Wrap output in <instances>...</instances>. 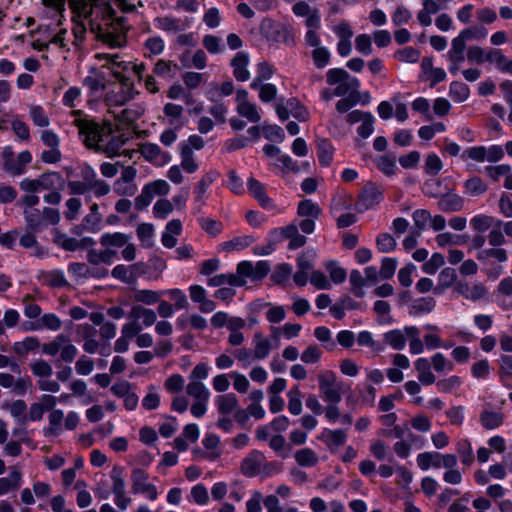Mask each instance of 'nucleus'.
Returning a JSON list of instances; mask_svg holds the SVG:
<instances>
[{
  "label": "nucleus",
  "instance_id": "obj_7",
  "mask_svg": "<svg viewBox=\"0 0 512 512\" xmlns=\"http://www.w3.org/2000/svg\"><path fill=\"white\" fill-rule=\"evenodd\" d=\"M110 478L112 481L111 492L114 495V503L121 511H124L132 502V499L126 492L124 468L121 466H114L110 472Z\"/></svg>",
  "mask_w": 512,
  "mask_h": 512
},
{
  "label": "nucleus",
  "instance_id": "obj_25",
  "mask_svg": "<svg viewBox=\"0 0 512 512\" xmlns=\"http://www.w3.org/2000/svg\"><path fill=\"white\" fill-rule=\"evenodd\" d=\"M247 188L249 193L259 202L262 207L269 208L272 206V201L267 196L264 185L258 180L250 177L247 180Z\"/></svg>",
  "mask_w": 512,
  "mask_h": 512
},
{
  "label": "nucleus",
  "instance_id": "obj_39",
  "mask_svg": "<svg viewBox=\"0 0 512 512\" xmlns=\"http://www.w3.org/2000/svg\"><path fill=\"white\" fill-rule=\"evenodd\" d=\"M183 111L184 109L181 105L174 103H167L163 108L164 114L170 119V124L177 127L184 125Z\"/></svg>",
  "mask_w": 512,
  "mask_h": 512
},
{
  "label": "nucleus",
  "instance_id": "obj_30",
  "mask_svg": "<svg viewBox=\"0 0 512 512\" xmlns=\"http://www.w3.org/2000/svg\"><path fill=\"white\" fill-rule=\"evenodd\" d=\"M247 281L242 279L239 276H235V274H218L208 279V285L211 287H220L222 285L228 284L230 286L242 287L246 285Z\"/></svg>",
  "mask_w": 512,
  "mask_h": 512
},
{
  "label": "nucleus",
  "instance_id": "obj_21",
  "mask_svg": "<svg viewBox=\"0 0 512 512\" xmlns=\"http://www.w3.org/2000/svg\"><path fill=\"white\" fill-rule=\"evenodd\" d=\"M249 56L245 52H238L231 61L233 75L237 81L245 82L250 78L248 70Z\"/></svg>",
  "mask_w": 512,
  "mask_h": 512
},
{
  "label": "nucleus",
  "instance_id": "obj_43",
  "mask_svg": "<svg viewBox=\"0 0 512 512\" xmlns=\"http://www.w3.org/2000/svg\"><path fill=\"white\" fill-rule=\"evenodd\" d=\"M253 355L257 360L265 359L271 350V345L268 339L263 338L260 333L255 334Z\"/></svg>",
  "mask_w": 512,
  "mask_h": 512
},
{
  "label": "nucleus",
  "instance_id": "obj_45",
  "mask_svg": "<svg viewBox=\"0 0 512 512\" xmlns=\"http://www.w3.org/2000/svg\"><path fill=\"white\" fill-rule=\"evenodd\" d=\"M464 188L465 193L472 197L480 196L487 191V185L477 176L467 179Z\"/></svg>",
  "mask_w": 512,
  "mask_h": 512
},
{
  "label": "nucleus",
  "instance_id": "obj_48",
  "mask_svg": "<svg viewBox=\"0 0 512 512\" xmlns=\"http://www.w3.org/2000/svg\"><path fill=\"white\" fill-rule=\"evenodd\" d=\"M254 239L252 236H238L234 239L223 242L220 246L223 251L231 252L234 250L240 251L244 248L248 247L251 243H253Z\"/></svg>",
  "mask_w": 512,
  "mask_h": 512
},
{
  "label": "nucleus",
  "instance_id": "obj_47",
  "mask_svg": "<svg viewBox=\"0 0 512 512\" xmlns=\"http://www.w3.org/2000/svg\"><path fill=\"white\" fill-rule=\"evenodd\" d=\"M466 42L460 38V36L455 37L452 40L451 48L447 53V57L449 61L463 62L465 55Z\"/></svg>",
  "mask_w": 512,
  "mask_h": 512
},
{
  "label": "nucleus",
  "instance_id": "obj_56",
  "mask_svg": "<svg viewBox=\"0 0 512 512\" xmlns=\"http://www.w3.org/2000/svg\"><path fill=\"white\" fill-rule=\"evenodd\" d=\"M29 116L33 121L34 125L39 127H48L50 119L44 109L39 105H33L29 109Z\"/></svg>",
  "mask_w": 512,
  "mask_h": 512
},
{
  "label": "nucleus",
  "instance_id": "obj_20",
  "mask_svg": "<svg viewBox=\"0 0 512 512\" xmlns=\"http://www.w3.org/2000/svg\"><path fill=\"white\" fill-rule=\"evenodd\" d=\"M217 177L218 173L216 171H209L195 184L193 194L194 202L197 205H202L205 202L207 190Z\"/></svg>",
  "mask_w": 512,
  "mask_h": 512
},
{
  "label": "nucleus",
  "instance_id": "obj_44",
  "mask_svg": "<svg viewBox=\"0 0 512 512\" xmlns=\"http://www.w3.org/2000/svg\"><path fill=\"white\" fill-rule=\"evenodd\" d=\"M436 305V301L432 297H421L412 303L410 307V314L411 315H419L422 313H429L431 312Z\"/></svg>",
  "mask_w": 512,
  "mask_h": 512
},
{
  "label": "nucleus",
  "instance_id": "obj_37",
  "mask_svg": "<svg viewBox=\"0 0 512 512\" xmlns=\"http://www.w3.org/2000/svg\"><path fill=\"white\" fill-rule=\"evenodd\" d=\"M458 36H460L464 42L471 40L481 41L488 36V29L482 24L473 25L463 29Z\"/></svg>",
  "mask_w": 512,
  "mask_h": 512
},
{
  "label": "nucleus",
  "instance_id": "obj_8",
  "mask_svg": "<svg viewBox=\"0 0 512 512\" xmlns=\"http://www.w3.org/2000/svg\"><path fill=\"white\" fill-rule=\"evenodd\" d=\"M319 390L325 402H341L342 385L332 371H325L318 375Z\"/></svg>",
  "mask_w": 512,
  "mask_h": 512
},
{
  "label": "nucleus",
  "instance_id": "obj_14",
  "mask_svg": "<svg viewBox=\"0 0 512 512\" xmlns=\"http://www.w3.org/2000/svg\"><path fill=\"white\" fill-rule=\"evenodd\" d=\"M454 291L471 301H478L487 294V289L482 283L474 282L470 284L465 280H459L454 286Z\"/></svg>",
  "mask_w": 512,
  "mask_h": 512
},
{
  "label": "nucleus",
  "instance_id": "obj_22",
  "mask_svg": "<svg viewBox=\"0 0 512 512\" xmlns=\"http://www.w3.org/2000/svg\"><path fill=\"white\" fill-rule=\"evenodd\" d=\"M264 455L259 451L251 452L241 463V472L248 477L256 476L261 469Z\"/></svg>",
  "mask_w": 512,
  "mask_h": 512
},
{
  "label": "nucleus",
  "instance_id": "obj_13",
  "mask_svg": "<svg viewBox=\"0 0 512 512\" xmlns=\"http://www.w3.org/2000/svg\"><path fill=\"white\" fill-rule=\"evenodd\" d=\"M154 26L166 34H178L185 31L191 25V21L186 18H176L171 15L156 17L153 20Z\"/></svg>",
  "mask_w": 512,
  "mask_h": 512
},
{
  "label": "nucleus",
  "instance_id": "obj_53",
  "mask_svg": "<svg viewBox=\"0 0 512 512\" xmlns=\"http://www.w3.org/2000/svg\"><path fill=\"white\" fill-rule=\"evenodd\" d=\"M145 189H148L149 194L152 198L156 196H165L170 192V185L163 179H157L150 181L144 185Z\"/></svg>",
  "mask_w": 512,
  "mask_h": 512
},
{
  "label": "nucleus",
  "instance_id": "obj_16",
  "mask_svg": "<svg viewBox=\"0 0 512 512\" xmlns=\"http://www.w3.org/2000/svg\"><path fill=\"white\" fill-rule=\"evenodd\" d=\"M82 83L88 88L90 94L94 96L105 89L107 83L106 73L101 69L92 68Z\"/></svg>",
  "mask_w": 512,
  "mask_h": 512
},
{
  "label": "nucleus",
  "instance_id": "obj_3",
  "mask_svg": "<svg viewBox=\"0 0 512 512\" xmlns=\"http://www.w3.org/2000/svg\"><path fill=\"white\" fill-rule=\"evenodd\" d=\"M95 57L103 62V67H107L121 85L122 92L117 96L115 104L124 105L126 102L132 100L136 95L134 85L130 79L124 75V72L130 71L131 61L123 60L118 53H98Z\"/></svg>",
  "mask_w": 512,
  "mask_h": 512
},
{
  "label": "nucleus",
  "instance_id": "obj_51",
  "mask_svg": "<svg viewBox=\"0 0 512 512\" xmlns=\"http://www.w3.org/2000/svg\"><path fill=\"white\" fill-rule=\"evenodd\" d=\"M133 299L136 302L143 303L145 305H153L158 303L160 295L158 292L148 289H136L133 293Z\"/></svg>",
  "mask_w": 512,
  "mask_h": 512
},
{
  "label": "nucleus",
  "instance_id": "obj_55",
  "mask_svg": "<svg viewBox=\"0 0 512 512\" xmlns=\"http://www.w3.org/2000/svg\"><path fill=\"white\" fill-rule=\"evenodd\" d=\"M173 211V204L167 199H158L153 207L152 213L157 220L165 219Z\"/></svg>",
  "mask_w": 512,
  "mask_h": 512
},
{
  "label": "nucleus",
  "instance_id": "obj_31",
  "mask_svg": "<svg viewBox=\"0 0 512 512\" xmlns=\"http://www.w3.org/2000/svg\"><path fill=\"white\" fill-rule=\"evenodd\" d=\"M219 414L226 416L239 408L237 397L233 393L221 395L216 400Z\"/></svg>",
  "mask_w": 512,
  "mask_h": 512
},
{
  "label": "nucleus",
  "instance_id": "obj_34",
  "mask_svg": "<svg viewBox=\"0 0 512 512\" xmlns=\"http://www.w3.org/2000/svg\"><path fill=\"white\" fill-rule=\"evenodd\" d=\"M438 205L443 211H458L463 206V200L458 194L450 191L440 196Z\"/></svg>",
  "mask_w": 512,
  "mask_h": 512
},
{
  "label": "nucleus",
  "instance_id": "obj_19",
  "mask_svg": "<svg viewBox=\"0 0 512 512\" xmlns=\"http://www.w3.org/2000/svg\"><path fill=\"white\" fill-rule=\"evenodd\" d=\"M32 161V155L28 150L20 152L17 157L5 160L6 171L11 175H21L25 173L26 166Z\"/></svg>",
  "mask_w": 512,
  "mask_h": 512
},
{
  "label": "nucleus",
  "instance_id": "obj_26",
  "mask_svg": "<svg viewBox=\"0 0 512 512\" xmlns=\"http://www.w3.org/2000/svg\"><path fill=\"white\" fill-rule=\"evenodd\" d=\"M22 483V474L17 467H13L7 477L0 478V496L17 490Z\"/></svg>",
  "mask_w": 512,
  "mask_h": 512
},
{
  "label": "nucleus",
  "instance_id": "obj_57",
  "mask_svg": "<svg viewBox=\"0 0 512 512\" xmlns=\"http://www.w3.org/2000/svg\"><path fill=\"white\" fill-rule=\"evenodd\" d=\"M54 241L56 244L67 251H75L81 246L78 239L68 237L67 235L61 234L58 231H55L54 233Z\"/></svg>",
  "mask_w": 512,
  "mask_h": 512
},
{
  "label": "nucleus",
  "instance_id": "obj_5",
  "mask_svg": "<svg viewBox=\"0 0 512 512\" xmlns=\"http://www.w3.org/2000/svg\"><path fill=\"white\" fill-rule=\"evenodd\" d=\"M326 83L334 86V94L337 97H344L358 91L360 87L359 80L351 76L343 68H331L326 72Z\"/></svg>",
  "mask_w": 512,
  "mask_h": 512
},
{
  "label": "nucleus",
  "instance_id": "obj_35",
  "mask_svg": "<svg viewBox=\"0 0 512 512\" xmlns=\"http://www.w3.org/2000/svg\"><path fill=\"white\" fill-rule=\"evenodd\" d=\"M143 49L146 57L158 56L164 51L165 42L158 35L149 36L143 42Z\"/></svg>",
  "mask_w": 512,
  "mask_h": 512
},
{
  "label": "nucleus",
  "instance_id": "obj_59",
  "mask_svg": "<svg viewBox=\"0 0 512 512\" xmlns=\"http://www.w3.org/2000/svg\"><path fill=\"white\" fill-rule=\"evenodd\" d=\"M234 91L232 81H225L220 85H213L211 87V100L215 101L223 97L230 96Z\"/></svg>",
  "mask_w": 512,
  "mask_h": 512
},
{
  "label": "nucleus",
  "instance_id": "obj_10",
  "mask_svg": "<svg viewBox=\"0 0 512 512\" xmlns=\"http://www.w3.org/2000/svg\"><path fill=\"white\" fill-rule=\"evenodd\" d=\"M148 480L149 475L145 470L141 468L133 469L131 473V491L134 494H145L148 499L154 501L158 497V492L155 485Z\"/></svg>",
  "mask_w": 512,
  "mask_h": 512
},
{
  "label": "nucleus",
  "instance_id": "obj_38",
  "mask_svg": "<svg viewBox=\"0 0 512 512\" xmlns=\"http://www.w3.org/2000/svg\"><path fill=\"white\" fill-rule=\"evenodd\" d=\"M116 252L110 249L103 251L90 250L87 253V260L93 265H99L101 263L111 264L113 262Z\"/></svg>",
  "mask_w": 512,
  "mask_h": 512
},
{
  "label": "nucleus",
  "instance_id": "obj_23",
  "mask_svg": "<svg viewBox=\"0 0 512 512\" xmlns=\"http://www.w3.org/2000/svg\"><path fill=\"white\" fill-rule=\"evenodd\" d=\"M422 7L417 12V21L423 27H428L432 24V15L439 12L441 9L440 4L436 0H422Z\"/></svg>",
  "mask_w": 512,
  "mask_h": 512
},
{
  "label": "nucleus",
  "instance_id": "obj_54",
  "mask_svg": "<svg viewBox=\"0 0 512 512\" xmlns=\"http://www.w3.org/2000/svg\"><path fill=\"white\" fill-rule=\"evenodd\" d=\"M413 220L414 224H426L430 222L431 224H444L445 220L442 216L436 215L434 218L431 217V214L426 209H418L413 212Z\"/></svg>",
  "mask_w": 512,
  "mask_h": 512
},
{
  "label": "nucleus",
  "instance_id": "obj_41",
  "mask_svg": "<svg viewBox=\"0 0 512 512\" xmlns=\"http://www.w3.org/2000/svg\"><path fill=\"white\" fill-rule=\"evenodd\" d=\"M449 95L453 101L462 103L469 98L470 89L467 84L460 81H454L450 84Z\"/></svg>",
  "mask_w": 512,
  "mask_h": 512
},
{
  "label": "nucleus",
  "instance_id": "obj_17",
  "mask_svg": "<svg viewBox=\"0 0 512 512\" xmlns=\"http://www.w3.org/2000/svg\"><path fill=\"white\" fill-rule=\"evenodd\" d=\"M305 25L307 31L304 35L305 44H317L320 37L319 30L321 28V19L318 9H313L312 13L305 17Z\"/></svg>",
  "mask_w": 512,
  "mask_h": 512
},
{
  "label": "nucleus",
  "instance_id": "obj_40",
  "mask_svg": "<svg viewBox=\"0 0 512 512\" xmlns=\"http://www.w3.org/2000/svg\"><path fill=\"white\" fill-rule=\"evenodd\" d=\"M418 467L425 471L431 466L434 468H440V453L439 452H423L417 456Z\"/></svg>",
  "mask_w": 512,
  "mask_h": 512
},
{
  "label": "nucleus",
  "instance_id": "obj_27",
  "mask_svg": "<svg viewBox=\"0 0 512 512\" xmlns=\"http://www.w3.org/2000/svg\"><path fill=\"white\" fill-rule=\"evenodd\" d=\"M129 317L135 321L142 320L145 327H150L156 323L157 315L154 310L145 308L141 305H134L129 313Z\"/></svg>",
  "mask_w": 512,
  "mask_h": 512
},
{
  "label": "nucleus",
  "instance_id": "obj_18",
  "mask_svg": "<svg viewBox=\"0 0 512 512\" xmlns=\"http://www.w3.org/2000/svg\"><path fill=\"white\" fill-rule=\"evenodd\" d=\"M307 47L312 48L311 58L314 66L317 69H324L327 67L331 60V51L328 47L322 45L321 38H318L317 44H305Z\"/></svg>",
  "mask_w": 512,
  "mask_h": 512
},
{
  "label": "nucleus",
  "instance_id": "obj_60",
  "mask_svg": "<svg viewBox=\"0 0 512 512\" xmlns=\"http://www.w3.org/2000/svg\"><path fill=\"white\" fill-rule=\"evenodd\" d=\"M445 264V258L441 253L432 254L431 258L422 266L424 273L433 275L436 271Z\"/></svg>",
  "mask_w": 512,
  "mask_h": 512
},
{
  "label": "nucleus",
  "instance_id": "obj_50",
  "mask_svg": "<svg viewBox=\"0 0 512 512\" xmlns=\"http://www.w3.org/2000/svg\"><path fill=\"white\" fill-rule=\"evenodd\" d=\"M384 341L394 350H402L406 346V338L403 331L399 329L391 330L384 334Z\"/></svg>",
  "mask_w": 512,
  "mask_h": 512
},
{
  "label": "nucleus",
  "instance_id": "obj_15",
  "mask_svg": "<svg viewBox=\"0 0 512 512\" xmlns=\"http://www.w3.org/2000/svg\"><path fill=\"white\" fill-rule=\"evenodd\" d=\"M140 152L142 156L155 165L163 166L171 161V155L162 151L161 148L154 143H145L141 146Z\"/></svg>",
  "mask_w": 512,
  "mask_h": 512
},
{
  "label": "nucleus",
  "instance_id": "obj_24",
  "mask_svg": "<svg viewBox=\"0 0 512 512\" xmlns=\"http://www.w3.org/2000/svg\"><path fill=\"white\" fill-rule=\"evenodd\" d=\"M320 213V207L311 200H303L298 205V215L303 218L300 224H314Z\"/></svg>",
  "mask_w": 512,
  "mask_h": 512
},
{
  "label": "nucleus",
  "instance_id": "obj_6",
  "mask_svg": "<svg viewBox=\"0 0 512 512\" xmlns=\"http://www.w3.org/2000/svg\"><path fill=\"white\" fill-rule=\"evenodd\" d=\"M42 352L49 356H55L60 352V358L64 362L74 361L78 350L64 334H58L51 342L42 345Z\"/></svg>",
  "mask_w": 512,
  "mask_h": 512
},
{
  "label": "nucleus",
  "instance_id": "obj_62",
  "mask_svg": "<svg viewBox=\"0 0 512 512\" xmlns=\"http://www.w3.org/2000/svg\"><path fill=\"white\" fill-rule=\"evenodd\" d=\"M377 167L386 175H394L397 170L396 160L392 156H380L376 160Z\"/></svg>",
  "mask_w": 512,
  "mask_h": 512
},
{
  "label": "nucleus",
  "instance_id": "obj_29",
  "mask_svg": "<svg viewBox=\"0 0 512 512\" xmlns=\"http://www.w3.org/2000/svg\"><path fill=\"white\" fill-rule=\"evenodd\" d=\"M504 415L499 411H492L487 408L483 409L480 414L479 421L481 425L488 430L496 429L503 424Z\"/></svg>",
  "mask_w": 512,
  "mask_h": 512
},
{
  "label": "nucleus",
  "instance_id": "obj_36",
  "mask_svg": "<svg viewBox=\"0 0 512 512\" xmlns=\"http://www.w3.org/2000/svg\"><path fill=\"white\" fill-rule=\"evenodd\" d=\"M49 426L44 429L46 436H59L62 433L64 413L62 410H53L48 416Z\"/></svg>",
  "mask_w": 512,
  "mask_h": 512
},
{
  "label": "nucleus",
  "instance_id": "obj_42",
  "mask_svg": "<svg viewBox=\"0 0 512 512\" xmlns=\"http://www.w3.org/2000/svg\"><path fill=\"white\" fill-rule=\"evenodd\" d=\"M40 346V342L38 338L29 336L26 337L23 341L15 342L13 344V351L18 356H25L30 351H34L38 349Z\"/></svg>",
  "mask_w": 512,
  "mask_h": 512
},
{
  "label": "nucleus",
  "instance_id": "obj_32",
  "mask_svg": "<svg viewBox=\"0 0 512 512\" xmlns=\"http://www.w3.org/2000/svg\"><path fill=\"white\" fill-rule=\"evenodd\" d=\"M186 393L194 399V401L209 402L210 392L201 381H190L186 386Z\"/></svg>",
  "mask_w": 512,
  "mask_h": 512
},
{
  "label": "nucleus",
  "instance_id": "obj_49",
  "mask_svg": "<svg viewBox=\"0 0 512 512\" xmlns=\"http://www.w3.org/2000/svg\"><path fill=\"white\" fill-rule=\"evenodd\" d=\"M295 460L298 465L303 467H312L318 463L316 453L310 448H303L295 453Z\"/></svg>",
  "mask_w": 512,
  "mask_h": 512
},
{
  "label": "nucleus",
  "instance_id": "obj_52",
  "mask_svg": "<svg viewBox=\"0 0 512 512\" xmlns=\"http://www.w3.org/2000/svg\"><path fill=\"white\" fill-rule=\"evenodd\" d=\"M323 437L325 439L326 444L331 447H339L345 444L347 435L344 430L336 429V430H328L326 429L323 432Z\"/></svg>",
  "mask_w": 512,
  "mask_h": 512
},
{
  "label": "nucleus",
  "instance_id": "obj_28",
  "mask_svg": "<svg viewBox=\"0 0 512 512\" xmlns=\"http://www.w3.org/2000/svg\"><path fill=\"white\" fill-rule=\"evenodd\" d=\"M431 361L427 358H418L415 363V370L418 372V380L424 385H431L436 378L431 371Z\"/></svg>",
  "mask_w": 512,
  "mask_h": 512
},
{
  "label": "nucleus",
  "instance_id": "obj_4",
  "mask_svg": "<svg viewBox=\"0 0 512 512\" xmlns=\"http://www.w3.org/2000/svg\"><path fill=\"white\" fill-rule=\"evenodd\" d=\"M65 180L59 172L50 171L42 173L37 178H23L20 189L26 193H39L51 189H63Z\"/></svg>",
  "mask_w": 512,
  "mask_h": 512
},
{
  "label": "nucleus",
  "instance_id": "obj_1",
  "mask_svg": "<svg viewBox=\"0 0 512 512\" xmlns=\"http://www.w3.org/2000/svg\"><path fill=\"white\" fill-rule=\"evenodd\" d=\"M76 25L75 39L82 41L86 30L96 35L110 48L126 44V26L122 18H116L109 0H69Z\"/></svg>",
  "mask_w": 512,
  "mask_h": 512
},
{
  "label": "nucleus",
  "instance_id": "obj_58",
  "mask_svg": "<svg viewBox=\"0 0 512 512\" xmlns=\"http://www.w3.org/2000/svg\"><path fill=\"white\" fill-rule=\"evenodd\" d=\"M431 364L436 372L448 373L453 370V363L448 360L442 353H436L431 359Z\"/></svg>",
  "mask_w": 512,
  "mask_h": 512
},
{
  "label": "nucleus",
  "instance_id": "obj_46",
  "mask_svg": "<svg viewBox=\"0 0 512 512\" xmlns=\"http://www.w3.org/2000/svg\"><path fill=\"white\" fill-rule=\"evenodd\" d=\"M68 271L72 273L74 276L81 278H101L108 275V270H103L101 274H95L94 272H91V269H89L86 264L78 262L70 263L68 266Z\"/></svg>",
  "mask_w": 512,
  "mask_h": 512
},
{
  "label": "nucleus",
  "instance_id": "obj_63",
  "mask_svg": "<svg viewBox=\"0 0 512 512\" xmlns=\"http://www.w3.org/2000/svg\"><path fill=\"white\" fill-rule=\"evenodd\" d=\"M314 336L318 341L324 344L326 349L333 350L335 348L336 344L332 340L331 331L327 327L320 326L315 328Z\"/></svg>",
  "mask_w": 512,
  "mask_h": 512
},
{
  "label": "nucleus",
  "instance_id": "obj_9",
  "mask_svg": "<svg viewBox=\"0 0 512 512\" xmlns=\"http://www.w3.org/2000/svg\"><path fill=\"white\" fill-rule=\"evenodd\" d=\"M383 199L382 189L374 183H367L360 190L355 202V210L364 213L376 207Z\"/></svg>",
  "mask_w": 512,
  "mask_h": 512
},
{
  "label": "nucleus",
  "instance_id": "obj_61",
  "mask_svg": "<svg viewBox=\"0 0 512 512\" xmlns=\"http://www.w3.org/2000/svg\"><path fill=\"white\" fill-rule=\"evenodd\" d=\"M81 89L79 87H70L62 97V104L68 108H75L81 99Z\"/></svg>",
  "mask_w": 512,
  "mask_h": 512
},
{
  "label": "nucleus",
  "instance_id": "obj_33",
  "mask_svg": "<svg viewBox=\"0 0 512 512\" xmlns=\"http://www.w3.org/2000/svg\"><path fill=\"white\" fill-rule=\"evenodd\" d=\"M457 273L454 268L446 267L441 270L438 275V287L434 288V292L440 294L444 289L455 286L457 283Z\"/></svg>",
  "mask_w": 512,
  "mask_h": 512
},
{
  "label": "nucleus",
  "instance_id": "obj_12",
  "mask_svg": "<svg viewBox=\"0 0 512 512\" xmlns=\"http://www.w3.org/2000/svg\"><path fill=\"white\" fill-rule=\"evenodd\" d=\"M136 175L137 170L133 166L124 167L121 176L114 182V192L121 196H133L137 191L134 182Z\"/></svg>",
  "mask_w": 512,
  "mask_h": 512
},
{
  "label": "nucleus",
  "instance_id": "obj_64",
  "mask_svg": "<svg viewBox=\"0 0 512 512\" xmlns=\"http://www.w3.org/2000/svg\"><path fill=\"white\" fill-rule=\"evenodd\" d=\"M397 60L405 63H415L420 58V52L413 47H405L395 53Z\"/></svg>",
  "mask_w": 512,
  "mask_h": 512
},
{
  "label": "nucleus",
  "instance_id": "obj_11",
  "mask_svg": "<svg viewBox=\"0 0 512 512\" xmlns=\"http://www.w3.org/2000/svg\"><path fill=\"white\" fill-rule=\"evenodd\" d=\"M237 113L246 118L251 123L261 121V113L257 105L248 98V92L245 89H238L235 96Z\"/></svg>",
  "mask_w": 512,
  "mask_h": 512
},
{
  "label": "nucleus",
  "instance_id": "obj_2",
  "mask_svg": "<svg viewBox=\"0 0 512 512\" xmlns=\"http://www.w3.org/2000/svg\"><path fill=\"white\" fill-rule=\"evenodd\" d=\"M73 125L78 129V135L83 144L96 152L104 153L112 158L121 154L127 138L123 134H114L110 123H99L84 115L82 110H72Z\"/></svg>",
  "mask_w": 512,
  "mask_h": 512
}]
</instances>
